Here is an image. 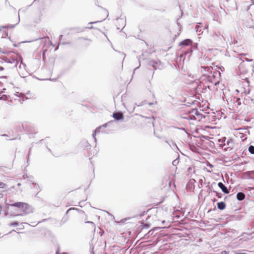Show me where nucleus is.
I'll return each mask as SVG.
<instances>
[{
	"mask_svg": "<svg viewBox=\"0 0 254 254\" xmlns=\"http://www.w3.org/2000/svg\"><path fill=\"white\" fill-rule=\"evenodd\" d=\"M7 209L12 216H22L32 212V207L28 203L23 202H16L8 204Z\"/></svg>",
	"mask_w": 254,
	"mask_h": 254,
	"instance_id": "obj_1",
	"label": "nucleus"
},
{
	"mask_svg": "<svg viewBox=\"0 0 254 254\" xmlns=\"http://www.w3.org/2000/svg\"><path fill=\"white\" fill-rule=\"evenodd\" d=\"M52 50V48H51V46L47 47L46 49L43 50V59L44 60L50 59L52 57V54L51 53Z\"/></svg>",
	"mask_w": 254,
	"mask_h": 254,
	"instance_id": "obj_2",
	"label": "nucleus"
},
{
	"mask_svg": "<svg viewBox=\"0 0 254 254\" xmlns=\"http://www.w3.org/2000/svg\"><path fill=\"white\" fill-rule=\"evenodd\" d=\"M113 118L116 120H121L124 119L123 114L121 112L114 113L113 115Z\"/></svg>",
	"mask_w": 254,
	"mask_h": 254,
	"instance_id": "obj_3",
	"label": "nucleus"
},
{
	"mask_svg": "<svg viewBox=\"0 0 254 254\" xmlns=\"http://www.w3.org/2000/svg\"><path fill=\"white\" fill-rule=\"evenodd\" d=\"M192 41L190 39H185V40L182 41L180 43V46H189L191 45L192 44Z\"/></svg>",
	"mask_w": 254,
	"mask_h": 254,
	"instance_id": "obj_4",
	"label": "nucleus"
},
{
	"mask_svg": "<svg viewBox=\"0 0 254 254\" xmlns=\"http://www.w3.org/2000/svg\"><path fill=\"white\" fill-rule=\"evenodd\" d=\"M218 187L222 190L225 193H229V191L228 190L227 188L225 186V185L221 182H219L218 184Z\"/></svg>",
	"mask_w": 254,
	"mask_h": 254,
	"instance_id": "obj_5",
	"label": "nucleus"
},
{
	"mask_svg": "<svg viewBox=\"0 0 254 254\" xmlns=\"http://www.w3.org/2000/svg\"><path fill=\"white\" fill-rule=\"evenodd\" d=\"M210 70V68L208 66H201L200 71L204 75L206 73V72H209Z\"/></svg>",
	"mask_w": 254,
	"mask_h": 254,
	"instance_id": "obj_6",
	"label": "nucleus"
},
{
	"mask_svg": "<svg viewBox=\"0 0 254 254\" xmlns=\"http://www.w3.org/2000/svg\"><path fill=\"white\" fill-rule=\"evenodd\" d=\"M194 114L195 115V116L194 115H190L189 116V118L190 120H199V116L200 115L199 114L197 113V111H195Z\"/></svg>",
	"mask_w": 254,
	"mask_h": 254,
	"instance_id": "obj_7",
	"label": "nucleus"
},
{
	"mask_svg": "<svg viewBox=\"0 0 254 254\" xmlns=\"http://www.w3.org/2000/svg\"><path fill=\"white\" fill-rule=\"evenodd\" d=\"M245 198V195L243 192H238L237 194V198L239 200H243Z\"/></svg>",
	"mask_w": 254,
	"mask_h": 254,
	"instance_id": "obj_8",
	"label": "nucleus"
},
{
	"mask_svg": "<svg viewBox=\"0 0 254 254\" xmlns=\"http://www.w3.org/2000/svg\"><path fill=\"white\" fill-rule=\"evenodd\" d=\"M217 207L220 210H223L226 207L225 203L223 202H219L217 203Z\"/></svg>",
	"mask_w": 254,
	"mask_h": 254,
	"instance_id": "obj_9",
	"label": "nucleus"
},
{
	"mask_svg": "<svg viewBox=\"0 0 254 254\" xmlns=\"http://www.w3.org/2000/svg\"><path fill=\"white\" fill-rule=\"evenodd\" d=\"M24 224H26V223H21L20 225H19V227L17 229V231H19V233H22L24 232L22 231L23 229H24Z\"/></svg>",
	"mask_w": 254,
	"mask_h": 254,
	"instance_id": "obj_10",
	"label": "nucleus"
},
{
	"mask_svg": "<svg viewBox=\"0 0 254 254\" xmlns=\"http://www.w3.org/2000/svg\"><path fill=\"white\" fill-rule=\"evenodd\" d=\"M86 223H89L90 224V227L92 229H93L94 230H95V224L94 223H93L92 222H90V221L86 222Z\"/></svg>",
	"mask_w": 254,
	"mask_h": 254,
	"instance_id": "obj_11",
	"label": "nucleus"
},
{
	"mask_svg": "<svg viewBox=\"0 0 254 254\" xmlns=\"http://www.w3.org/2000/svg\"><path fill=\"white\" fill-rule=\"evenodd\" d=\"M249 151H250L252 154H254V146L251 145V146L249 147Z\"/></svg>",
	"mask_w": 254,
	"mask_h": 254,
	"instance_id": "obj_12",
	"label": "nucleus"
},
{
	"mask_svg": "<svg viewBox=\"0 0 254 254\" xmlns=\"http://www.w3.org/2000/svg\"><path fill=\"white\" fill-rule=\"evenodd\" d=\"M6 185L2 182H0V189H4L5 188Z\"/></svg>",
	"mask_w": 254,
	"mask_h": 254,
	"instance_id": "obj_13",
	"label": "nucleus"
},
{
	"mask_svg": "<svg viewBox=\"0 0 254 254\" xmlns=\"http://www.w3.org/2000/svg\"><path fill=\"white\" fill-rule=\"evenodd\" d=\"M9 27V26L6 25V26H0V31H1L3 29H7Z\"/></svg>",
	"mask_w": 254,
	"mask_h": 254,
	"instance_id": "obj_14",
	"label": "nucleus"
},
{
	"mask_svg": "<svg viewBox=\"0 0 254 254\" xmlns=\"http://www.w3.org/2000/svg\"><path fill=\"white\" fill-rule=\"evenodd\" d=\"M19 225H18V222H12L10 224V226H18Z\"/></svg>",
	"mask_w": 254,
	"mask_h": 254,
	"instance_id": "obj_15",
	"label": "nucleus"
},
{
	"mask_svg": "<svg viewBox=\"0 0 254 254\" xmlns=\"http://www.w3.org/2000/svg\"><path fill=\"white\" fill-rule=\"evenodd\" d=\"M75 210L74 208H70L66 212V214H68L70 211Z\"/></svg>",
	"mask_w": 254,
	"mask_h": 254,
	"instance_id": "obj_16",
	"label": "nucleus"
},
{
	"mask_svg": "<svg viewBox=\"0 0 254 254\" xmlns=\"http://www.w3.org/2000/svg\"><path fill=\"white\" fill-rule=\"evenodd\" d=\"M4 70V68L2 66L0 67V71H2Z\"/></svg>",
	"mask_w": 254,
	"mask_h": 254,
	"instance_id": "obj_17",
	"label": "nucleus"
},
{
	"mask_svg": "<svg viewBox=\"0 0 254 254\" xmlns=\"http://www.w3.org/2000/svg\"><path fill=\"white\" fill-rule=\"evenodd\" d=\"M2 53L4 54H8L9 52H2Z\"/></svg>",
	"mask_w": 254,
	"mask_h": 254,
	"instance_id": "obj_18",
	"label": "nucleus"
},
{
	"mask_svg": "<svg viewBox=\"0 0 254 254\" xmlns=\"http://www.w3.org/2000/svg\"><path fill=\"white\" fill-rule=\"evenodd\" d=\"M217 196L218 197H219V198H220V197H221V195H219V193H217Z\"/></svg>",
	"mask_w": 254,
	"mask_h": 254,
	"instance_id": "obj_19",
	"label": "nucleus"
},
{
	"mask_svg": "<svg viewBox=\"0 0 254 254\" xmlns=\"http://www.w3.org/2000/svg\"><path fill=\"white\" fill-rule=\"evenodd\" d=\"M5 34H6V36H7V35H8V34H7V33H5Z\"/></svg>",
	"mask_w": 254,
	"mask_h": 254,
	"instance_id": "obj_20",
	"label": "nucleus"
}]
</instances>
